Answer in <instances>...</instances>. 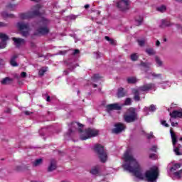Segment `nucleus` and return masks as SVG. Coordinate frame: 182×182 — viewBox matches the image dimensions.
I'll return each mask as SVG.
<instances>
[{
  "label": "nucleus",
  "instance_id": "1",
  "mask_svg": "<svg viewBox=\"0 0 182 182\" xmlns=\"http://www.w3.org/2000/svg\"><path fill=\"white\" fill-rule=\"evenodd\" d=\"M122 167L127 171L133 173L139 180H146L148 182H156L159 178V167L156 166H151L146 172L143 171L140 164L134 157L130 150H127L122 157Z\"/></svg>",
  "mask_w": 182,
  "mask_h": 182
},
{
  "label": "nucleus",
  "instance_id": "2",
  "mask_svg": "<svg viewBox=\"0 0 182 182\" xmlns=\"http://www.w3.org/2000/svg\"><path fill=\"white\" fill-rule=\"evenodd\" d=\"M82 126L83 125L77 122H73L70 125V132H75V130H78L80 132V138L81 140H87V139L95 137V136L99 134V130L95 128H88L85 131H82Z\"/></svg>",
  "mask_w": 182,
  "mask_h": 182
},
{
  "label": "nucleus",
  "instance_id": "3",
  "mask_svg": "<svg viewBox=\"0 0 182 182\" xmlns=\"http://www.w3.org/2000/svg\"><path fill=\"white\" fill-rule=\"evenodd\" d=\"M156 84L154 83H149L145 84L139 88H135L132 90V93H134V99L136 102H139L140 100V95L144 92H149V90H156Z\"/></svg>",
  "mask_w": 182,
  "mask_h": 182
},
{
  "label": "nucleus",
  "instance_id": "4",
  "mask_svg": "<svg viewBox=\"0 0 182 182\" xmlns=\"http://www.w3.org/2000/svg\"><path fill=\"white\" fill-rule=\"evenodd\" d=\"M93 150L98 154V157L102 163L107 161V153L105 151L103 146L97 144L93 146Z\"/></svg>",
  "mask_w": 182,
  "mask_h": 182
},
{
  "label": "nucleus",
  "instance_id": "5",
  "mask_svg": "<svg viewBox=\"0 0 182 182\" xmlns=\"http://www.w3.org/2000/svg\"><path fill=\"white\" fill-rule=\"evenodd\" d=\"M124 120L127 123H133L135 120H137V113L134 108H130L127 110V113L124 115Z\"/></svg>",
  "mask_w": 182,
  "mask_h": 182
},
{
  "label": "nucleus",
  "instance_id": "6",
  "mask_svg": "<svg viewBox=\"0 0 182 182\" xmlns=\"http://www.w3.org/2000/svg\"><path fill=\"white\" fill-rule=\"evenodd\" d=\"M171 139H172V144L173 147V151L176 156H182V149L181 146L180 144L177 145V136L176 134L173 132V129H171L170 130Z\"/></svg>",
  "mask_w": 182,
  "mask_h": 182
},
{
  "label": "nucleus",
  "instance_id": "7",
  "mask_svg": "<svg viewBox=\"0 0 182 182\" xmlns=\"http://www.w3.org/2000/svg\"><path fill=\"white\" fill-rule=\"evenodd\" d=\"M180 167H181V165L176 164L170 168L169 176H171L173 180H176V178H180V177H181L182 169L176 172V170H178Z\"/></svg>",
  "mask_w": 182,
  "mask_h": 182
},
{
  "label": "nucleus",
  "instance_id": "8",
  "mask_svg": "<svg viewBox=\"0 0 182 182\" xmlns=\"http://www.w3.org/2000/svg\"><path fill=\"white\" fill-rule=\"evenodd\" d=\"M17 28L21 32L23 36H28L29 32H31L29 25L22 21L17 23Z\"/></svg>",
  "mask_w": 182,
  "mask_h": 182
},
{
  "label": "nucleus",
  "instance_id": "9",
  "mask_svg": "<svg viewBox=\"0 0 182 182\" xmlns=\"http://www.w3.org/2000/svg\"><path fill=\"white\" fill-rule=\"evenodd\" d=\"M36 15H39V5H37L32 11L21 14V19H31V18H33Z\"/></svg>",
  "mask_w": 182,
  "mask_h": 182
},
{
  "label": "nucleus",
  "instance_id": "10",
  "mask_svg": "<svg viewBox=\"0 0 182 182\" xmlns=\"http://www.w3.org/2000/svg\"><path fill=\"white\" fill-rule=\"evenodd\" d=\"M48 23H49V21L46 18H43L41 23H43V25H44V26L40 27L37 30L36 35H46V33H48V32H49V28H48V27H46V25H48Z\"/></svg>",
  "mask_w": 182,
  "mask_h": 182
},
{
  "label": "nucleus",
  "instance_id": "11",
  "mask_svg": "<svg viewBox=\"0 0 182 182\" xmlns=\"http://www.w3.org/2000/svg\"><path fill=\"white\" fill-rule=\"evenodd\" d=\"M170 116H171L170 122L171 123V126H173V127H176L178 123L173 122V120H174V119H177L178 117H182V109L179 111H177V110L173 111L172 113L170 114Z\"/></svg>",
  "mask_w": 182,
  "mask_h": 182
},
{
  "label": "nucleus",
  "instance_id": "12",
  "mask_svg": "<svg viewBox=\"0 0 182 182\" xmlns=\"http://www.w3.org/2000/svg\"><path fill=\"white\" fill-rule=\"evenodd\" d=\"M117 6L120 11H126L129 9V0H119L117 3Z\"/></svg>",
  "mask_w": 182,
  "mask_h": 182
},
{
  "label": "nucleus",
  "instance_id": "13",
  "mask_svg": "<svg viewBox=\"0 0 182 182\" xmlns=\"http://www.w3.org/2000/svg\"><path fill=\"white\" fill-rule=\"evenodd\" d=\"M124 129H126V126L124 124L122 123H117L114 125L112 133L114 134H119V133H122Z\"/></svg>",
  "mask_w": 182,
  "mask_h": 182
},
{
  "label": "nucleus",
  "instance_id": "14",
  "mask_svg": "<svg viewBox=\"0 0 182 182\" xmlns=\"http://www.w3.org/2000/svg\"><path fill=\"white\" fill-rule=\"evenodd\" d=\"M0 49H5L6 48V41L9 39L8 36L6 33H0Z\"/></svg>",
  "mask_w": 182,
  "mask_h": 182
},
{
  "label": "nucleus",
  "instance_id": "15",
  "mask_svg": "<svg viewBox=\"0 0 182 182\" xmlns=\"http://www.w3.org/2000/svg\"><path fill=\"white\" fill-rule=\"evenodd\" d=\"M124 105H119L117 103L108 105H107V112H111V110H120Z\"/></svg>",
  "mask_w": 182,
  "mask_h": 182
},
{
  "label": "nucleus",
  "instance_id": "16",
  "mask_svg": "<svg viewBox=\"0 0 182 182\" xmlns=\"http://www.w3.org/2000/svg\"><path fill=\"white\" fill-rule=\"evenodd\" d=\"M12 41L14 42V45L17 48L22 46V45H25V40L23 38H12Z\"/></svg>",
  "mask_w": 182,
  "mask_h": 182
},
{
  "label": "nucleus",
  "instance_id": "17",
  "mask_svg": "<svg viewBox=\"0 0 182 182\" xmlns=\"http://www.w3.org/2000/svg\"><path fill=\"white\" fill-rule=\"evenodd\" d=\"M42 163H43V159L40 158L33 161L32 164L33 167H39V166H42Z\"/></svg>",
  "mask_w": 182,
  "mask_h": 182
},
{
  "label": "nucleus",
  "instance_id": "18",
  "mask_svg": "<svg viewBox=\"0 0 182 182\" xmlns=\"http://www.w3.org/2000/svg\"><path fill=\"white\" fill-rule=\"evenodd\" d=\"M54 170H56V161H51L48 168V171H53Z\"/></svg>",
  "mask_w": 182,
  "mask_h": 182
},
{
  "label": "nucleus",
  "instance_id": "19",
  "mask_svg": "<svg viewBox=\"0 0 182 182\" xmlns=\"http://www.w3.org/2000/svg\"><path fill=\"white\" fill-rule=\"evenodd\" d=\"M100 171V168L99 166H93L90 170V173L93 176H97Z\"/></svg>",
  "mask_w": 182,
  "mask_h": 182
},
{
  "label": "nucleus",
  "instance_id": "20",
  "mask_svg": "<svg viewBox=\"0 0 182 182\" xmlns=\"http://www.w3.org/2000/svg\"><path fill=\"white\" fill-rule=\"evenodd\" d=\"M160 26L161 28H167V26H171V23L167 20H162Z\"/></svg>",
  "mask_w": 182,
  "mask_h": 182
},
{
  "label": "nucleus",
  "instance_id": "21",
  "mask_svg": "<svg viewBox=\"0 0 182 182\" xmlns=\"http://www.w3.org/2000/svg\"><path fill=\"white\" fill-rule=\"evenodd\" d=\"M16 58H18V55H13L11 58L10 60V64L11 65V66H18V63L16 61Z\"/></svg>",
  "mask_w": 182,
  "mask_h": 182
},
{
  "label": "nucleus",
  "instance_id": "22",
  "mask_svg": "<svg viewBox=\"0 0 182 182\" xmlns=\"http://www.w3.org/2000/svg\"><path fill=\"white\" fill-rule=\"evenodd\" d=\"M12 82V79L9 77H6L1 80V85H9Z\"/></svg>",
  "mask_w": 182,
  "mask_h": 182
},
{
  "label": "nucleus",
  "instance_id": "23",
  "mask_svg": "<svg viewBox=\"0 0 182 182\" xmlns=\"http://www.w3.org/2000/svg\"><path fill=\"white\" fill-rule=\"evenodd\" d=\"M46 72H48V68L47 67H43L40 69V70L38 72V75L40 76H43V75H45Z\"/></svg>",
  "mask_w": 182,
  "mask_h": 182
},
{
  "label": "nucleus",
  "instance_id": "24",
  "mask_svg": "<svg viewBox=\"0 0 182 182\" xmlns=\"http://www.w3.org/2000/svg\"><path fill=\"white\" fill-rule=\"evenodd\" d=\"M135 23L137 26H140L141 23H143V17H136L135 19Z\"/></svg>",
  "mask_w": 182,
  "mask_h": 182
},
{
  "label": "nucleus",
  "instance_id": "25",
  "mask_svg": "<svg viewBox=\"0 0 182 182\" xmlns=\"http://www.w3.org/2000/svg\"><path fill=\"white\" fill-rule=\"evenodd\" d=\"M155 62L159 68H161L163 66V61L160 59L159 57H155Z\"/></svg>",
  "mask_w": 182,
  "mask_h": 182
},
{
  "label": "nucleus",
  "instance_id": "26",
  "mask_svg": "<svg viewBox=\"0 0 182 182\" xmlns=\"http://www.w3.org/2000/svg\"><path fill=\"white\" fill-rule=\"evenodd\" d=\"M149 75L147 76V77L150 78V77H161V74H156L153 72H149Z\"/></svg>",
  "mask_w": 182,
  "mask_h": 182
},
{
  "label": "nucleus",
  "instance_id": "27",
  "mask_svg": "<svg viewBox=\"0 0 182 182\" xmlns=\"http://www.w3.org/2000/svg\"><path fill=\"white\" fill-rule=\"evenodd\" d=\"M167 7L164 5L159 6L156 8V11L159 12H166Z\"/></svg>",
  "mask_w": 182,
  "mask_h": 182
},
{
  "label": "nucleus",
  "instance_id": "28",
  "mask_svg": "<svg viewBox=\"0 0 182 182\" xmlns=\"http://www.w3.org/2000/svg\"><path fill=\"white\" fill-rule=\"evenodd\" d=\"M128 83H136L137 82V78L135 77H129L127 79Z\"/></svg>",
  "mask_w": 182,
  "mask_h": 182
},
{
  "label": "nucleus",
  "instance_id": "29",
  "mask_svg": "<svg viewBox=\"0 0 182 182\" xmlns=\"http://www.w3.org/2000/svg\"><path fill=\"white\" fill-rule=\"evenodd\" d=\"M124 89L123 88H119L118 89V92H117V97H123L124 96Z\"/></svg>",
  "mask_w": 182,
  "mask_h": 182
},
{
  "label": "nucleus",
  "instance_id": "30",
  "mask_svg": "<svg viewBox=\"0 0 182 182\" xmlns=\"http://www.w3.org/2000/svg\"><path fill=\"white\" fill-rule=\"evenodd\" d=\"M146 52L150 56H151L153 55H156V50H154V49H153V48H147Z\"/></svg>",
  "mask_w": 182,
  "mask_h": 182
},
{
  "label": "nucleus",
  "instance_id": "31",
  "mask_svg": "<svg viewBox=\"0 0 182 182\" xmlns=\"http://www.w3.org/2000/svg\"><path fill=\"white\" fill-rule=\"evenodd\" d=\"M156 105H151L149 107H145L144 110H149V112H156Z\"/></svg>",
  "mask_w": 182,
  "mask_h": 182
},
{
  "label": "nucleus",
  "instance_id": "32",
  "mask_svg": "<svg viewBox=\"0 0 182 182\" xmlns=\"http://www.w3.org/2000/svg\"><path fill=\"white\" fill-rule=\"evenodd\" d=\"M131 60L136 61L137 59H139V54L134 53H132L130 56Z\"/></svg>",
  "mask_w": 182,
  "mask_h": 182
},
{
  "label": "nucleus",
  "instance_id": "33",
  "mask_svg": "<svg viewBox=\"0 0 182 182\" xmlns=\"http://www.w3.org/2000/svg\"><path fill=\"white\" fill-rule=\"evenodd\" d=\"M105 39L106 41H107L108 42H109L110 45H116V41L110 38V37L109 36H105Z\"/></svg>",
  "mask_w": 182,
  "mask_h": 182
},
{
  "label": "nucleus",
  "instance_id": "34",
  "mask_svg": "<svg viewBox=\"0 0 182 182\" xmlns=\"http://www.w3.org/2000/svg\"><path fill=\"white\" fill-rule=\"evenodd\" d=\"M16 8V5L15 4H9L7 6V9H9V11H14Z\"/></svg>",
  "mask_w": 182,
  "mask_h": 182
},
{
  "label": "nucleus",
  "instance_id": "35",
  "mask_svg": "<svg viewBox=\"0 0 182 182\" xmlns=\"http://www.w3.org/2000/svg\"><path fill=\"white\" fill-rule=\"evenodd\" d=\"M125 106H130V105H132V99L130 98H127L125 102H124V104Z\"/></svg>",
  "mask_w": 182,
  "mask_h": 182
},
{
  "label": "nucleus",
  "instance_id": "36",
  "mask_svg": "<svg viewBox=\"0 0 182 182\" xmlns=\"http://www.w3.org/2000/svg\"><path fill=\"white\" fill-rule=\"evenodd\" d=\"M138 43H139V46H144L145 42H144V41H143V40H139V41H138Z\"/></svg>",
  "mask_w": 182,
  "mask_h": 182
},
{
  "label": "nucleus",
  "instance_id": "37",
  "mask_svg": "<svg viewBox=\"0 0 182 182\" xmlns=\"http://www.w3.org/2000/svg\"><path fill=\"white\" fill-rule=\"evenodd\" d=\"M141 65L143 68H150V64L149 63H142Z\"/></svg>",
  "mask_w": 182,
  "mask_h": 182
},
{
  "label": "nucleus",
  "instance_id": "38",
  "mask_svg": "<svg viewBox=\"0 0 182 182\" xmlns=\"http://www.w3.org/2000/svg\"><path fill=\"white\" fill-rule=\"evenodd\" d=\"M99 79H100V75H99V74H96L94 75L95 82H96V80H99Z\"/></svg>",
  "mask_w": 182,
  "mask_h": 182
},
{
  "label": "nucleus",
  "instance_id": "39",
  "mask_svg": "<svg viewBox=\"0 0 182 182\" xmlns=\"http://www.w3.org/2000/svg\"><path fill=\"white\" fill-rule=\"evenodd\" d=\"M162 126H165V127H168V124L166 121H161Z\"/></svg>",
  "mask_w": 182,
  "mask_h": 182
},
{
  "label": "nucleus",
  "instance_id": "40",
  "mask_svg": "<svg viewBox=\"0 0 182 182\" xmlns=\"http://www.w3.org/2000/svg\"><path fill=\"white\" fill-rule=\"evenodd\" d=\"M151 151H157V146H154L151 148Z\"/></svg>",
  "mask_w": 182,
  "mask_h": 182
},
{
  "label": "nucleus",
  "instance_id": "41",
  "mask_svg": "<svg viewBox=\"0 0 182 182\" xmlns=\"http://www.w3.org/2000/svg\"><path fill=\"white\" fill-rule=\"evenodd\" d=\"M160 44H161L160 41L157 40L156 42V46L157 48H159V46H160Z\"/></svg>",
  "mask_w": 182,
  "mask_h": 182
},
{
  "label": "nucleus",
  "instance_id": "42",
  "mask_svg": "<svg viewBox=\"0 0 182 182\" xmlns=\"http://www.w3.org/2000/svg\"><path fill=\"white\" fill-rule=\"evenodd\" d=\"M26 76V73L22 72L21 74V77H25Z\"/></svg>",
  "mask_w": 182,
  "mask_h": 182
},
{
  "label": "nucleus",
  "instance_id": "43",
  "mask_svg": "<svg viewBox=\"0 0 182 182\" xmlns=\"http://www.w3.org/2000/svg\"><path fill=\"white\" fill-rule=\"evenodd\" d=\"M151 137H153V133H151L147 135V139H151Z\"/></svg>",
  "mask_w": 182,
  "mask_h": 182
},
{
  "label": "nucleus",
  "instance_id": "44",
  "mask_svg": "<svg viewBox=\"0 0 182 182\" xmlns=\"http://www.w3.org/2000/svg\"><path fill=\"white\" fill-rule=\"evenodd\" d=\"M156 154H151L149 156L150 159H155Z\"/></svg>",
  "mask_w": 182,
  "mask_h": 182
},
{
  "label": "nucleus",
  "instance_id": "45",
  "mask_svg": "<svg viewBox=\"0 0 182 182\" xmlns=\"http://www.w3.org/2000/svg\"><path fill=\"white\" fill-rule=\"evenodd\" d=\"M4 63H5V62L4 61L3 59H0V65H4Z\"/></svg>",
  "mask_w": 182,
  "mask_h": 182
},
{
  "label": "nucleus",
  "instance_id": "46",
  "mask_svg": "<svg viewBox=\"0 0 182 182\" xmlns=\"http://www.w3.org/2000/svg\"><path fill=\"white\" fill-rule=\"evenodd\" d=\"M77 53H79V50H75L73 54L77 55Z\"/></svg>",
  "mask_w": 182,
  "mask_h": 182
},
{
  "label": "nucleus",
  "instance_id": "47",
  "mask_svg": "<svg viewBox=\"0 0 182 182\" xmlns=\"http://www.w3.org/2000/svg\"><path fill=\"white\" fill-rule=\"evenodd\" d=\"M25 114H26L27 116H29V114H31V112H29V111H26Z\"/></svg>",
  "mask_w": 182,
  "mask_h": 182
},
{
  "label": "nucleus",
  "instance_id": "48",
  "mask_svg": "<svg viewBox=\"0 0 182 182\" xmlns=\"http://www.w3.org/2000/svg\"><path fill=\"white\" fill-rule=\"evenodd\" d=\"M95 15H100V11H96L95 12Z\"/></svg>",
  "mask_w": 182,
  "mask_h": 182
},
{
  "label": "nucleus",
  "instance_id": "49",
  "mask_svg": "<svg viewBox=\"0 0 182 182\" xmlns=\"http://www.w3.org/2000/svg\"><path fill=\"white\" fill-rule=\"evenodd\" d=\"M47 102H50V97L48 96L46 98Z\"/></svg>",
  "mask_w": 182,
  "mask_h": 182
},
{
  "label": "nucleus",
  "instance_id": "50",
  "mask_svg": "<svg viewBox=\"0 0 182 182\" xmlns=\"http://www.w3.org/2000/svg\"><path fill=\"white\" fill-rule=\"evenodd\" d=\"M16 170L19 171L21 170V166H16Z\"/></svg>",
  "mask_w": 182,
  "mask_h": 182
},
{
  "label": "nucleus",
  "instance_id": "51",
  "mask_svg": "<svg viewBox=\"0 0 182 182\" xmlns=\"http://www.w3.org/2000/svg\"><path fill=\"white\" fill-rule=\"evenodd\" d=\"M90 5L89 4H86L85 6V9H87V8H90Z\"/></svg>",
  "mask_w": 182,
  "mask_h": 182
},
{
  "label": "nucleus",
  "instance_id": "52",
  "mask_svg": "<svg viewBox=\"0 0 182 182\" xmlns=\"http://www.w3.org/2000/svg\"><path fill=\"white\" fill-rule=\"evenodd\" d=\"M1 26H5V24L2 22H0V28H1Z\"/></svg>",
  "mask_w": 182,
  "mask_h": 182
},
{
  "label": "nucleus",
  "instance_id": "53",
  "mask_svg": "<svg viewBox=\"0 0 182 182\" xmlns=\"http://www.w3.org/2000/svg\"><path fill=\"white\" fill-rule=\"evenodd\" d=\"M31 1H35L36 2H38L39 0H31Z\"/></svg>",
  "mask_w": 182,
  "mask_h": 182
},
{
  "label": "nucleus",
  "instance_id": "54",
  "mask_svg": "<svg viewBox=\"0 0 182 182\" xmlns=\"http://www.w3.org/2000/svg\"><path fill=\"white\" fill-rule=\"evenodd\" d=\"M96 86H97L96 85H93V87H96Z\"/></svg>",
  "mask_w": 182,
  "mask_h": 182
},
{
  "label": "nucleus",
  "instance_id": "55",
  "mask_svg": "<svg viewBox=\"0 0 182 182\" xmlns=\"http://www.w3.org/2000/svg\"><path fill=\"white\" fill-rule=\"evenodd\" d=\"M180 140H181V141H182V137H181Z\"/></svg>",
  "mask_w": 182,
  "mask_h": 182
}]
</instances>
